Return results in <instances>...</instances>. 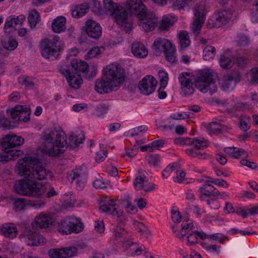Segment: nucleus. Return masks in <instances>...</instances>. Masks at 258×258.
<instances>
[{"label":"nucleus","mask_w":258,"mask_h":258,"mask_svg":"<svg viewBox=\"0 0 258 258\" xmlns=\"http://www.w3.org/2000/svg\"><path fill=\"white\" fill-rule=\"evenodd\" d=\"M15 172L24 179L17 181L15 191L23 196L39 197L43 194L42 185L37 180L50 179L52 173L36 157L25 156L20 159L15 166Z\"/></svg>","instance_id":"obj_1"},{"label":"nucleus","mask_w":258,"mask_h":258,"mask_svg":"<svg viewBox=\"0 0 258 258\" xmlns=\"http://www.w3.org/2000/svg\"><path fill=\"white\" fill-rule=\"evenodd\" d=\"M66 138L65 134L63 132L45 130L43 133V153L52 157L63 153L68 147Z\"/></svg>","instance_id":"obj_2"},{"label":"nucleus","mask_w":258,"mask_h":258,"mask_svg":"<svg viewBox=\"0 0 258 258\" xmlns=\"http://www.w3.org/2000/svg\"><path fill=\"white\" fill-rule=\"evenodd\" d=\"M88 69V65L86 62L73 59L70 67L62 66L60 68V71L66 76L69 85L77 89L83 82L81 73L86 74Z\"/></svg>","instance_id":"obj_3"},{"label":"nucleus","mask_w":258,"mask_h":258,"mask_svg":"<svg viewBox=\"0 0 258 258\" xmlns=\"http://www.w3.org/2000/svg\"><path fill=\"white\" fill-rule=\"evenodd\" d=\"M64 44L58 36H53L43 39L41 43V54L47 59L53 60L63 48Z\"/></svg>","instance_id":"obj_4"},{"label":"nucleus","mask_w":258,"mask_h":258,"mask_svg":"<svg viewBox=\"0 0 258 258\" xmlns=\"http://www.w3.org/2000/svg\"><path fill=\"white\" fill-rule=\"evenodd\" d=\"M214 72L210 70L202 71L195 80L196 87L201 92L206 93L208 91L212 94L218 90L216 80L214 78Z\"/></svg>","instance_id":"obj_5"},{"label":"nucleus","mask_w":258,"mask_h":258,"mask_svg":"<svg viewBox=\"0 0 258 258\" xmlns=\"http://www.w3.org/2000/svg\"><path fill=\"white\" fill-rule=\"evenodd\" d=\"M84 228L83 223L79 219L74 217L66 218L58 223L57 230L63 234H69L72 232L79 233Z\"/></svg>","instance_id":"obj_6"},{"label":"nucleus","mask_w":258,"mask_h":258,"mask_svg":"<svg viewBox=\"0 0 258 258\" xmlns=\"http://www.w3.org/2000/svg\"><path fill=\"white\" fill-rule=\"evenodd\" d=\"M104 75L112 81V84L116 87H120L124 81V71L117 63L107 66L103 69Z\"/></svg>","instance_id":"obj_7"},{"label":"nucleus","mask_w":258,"mask_h":258,"mask_svg":"<svg viewBox=\"0 0 258 258\" xmlns=\"http://www.w3.org/2000/svg\"><path fill=\"white\" fill-rule=\"evenodd\" d=\"M87 168L82 166L76 168L68 175L69 180L73 182L76 181V187L79 190H82L85 187L87 181Z\"/></svg>","instance_id":"obj_8"},{"label":"nucleus","mask_w":258,"mask_h":258,"mask_svg":"<svg viewBox=\"0 0 258 258\" xmlns=\"http://www.w3.org/2000/svg\"><path fill=\"white\" fill-rule=\"evenodd\" d=\"M205 20L203 5H197L194 8V21L191 29L195 36H198Z\"/></svg>","instance_id":"obj_9"},{"label":"nucleus","mask_w":258,"mask_h":258,"mask_svg":"<svg viewBox=\"0 0 258 258\" xmlns=\"http://www.w3.org/2000/svg\"><path fill=\"white\" fill-rule=\"evenodd\" d=\"M178 80L181 85V89L184 95H192L195 92L194 77L189 73L183 72L179 75Z\"/></svg>","instance_id":"obj_10"},{"label":"nucleus","mask_w":258,"mask_h":258,"mask_svg":"<svg viewBox=\"0 0 258 258\" xmlns=\"http://www.w3.org/2000/svg\"><path fill=\"white\" fill-rule=\"evenodd\" d=\"M12 118L16 121H28L30 119V108L25 105H17L10 111Z\"/></svg>","instance_id":"obj_11"},{"label":"nucleus","mask_w":258,"mask_h":258,"mask_svg":"<svg viewBox=\"0 0 258 258\" xmlns=\"http://www.w3.org/2000/svg\"><path fill=\"white\" fill-rule=\"evenodd\" d=\"M78 248L75 246L60 248H52L48 250V254L51 258H70L75 256Z\"/></svg>","instance_id":"obj_12"},{"label":"nucleus","mask_w":258,"mask_h":258,"mask_svg":"<svg viewBox=\"0 0 258 258\" xmlns=\"http://www.w3.org/2000/svg\"><path fill=\"white\" fill-rule=\"evenodd\" d=\"M157 82L152 76L144 77L138 84V88L143 94L148 95L152 93L155 90Z\"/></svg>","instance_id":"obj_13"},{"label":"nucleus","mask_w":258,"mask_h":258,"mask_svg":"<svg viewBox=\"0 0 258 258\" xmlns=\"http://www.w3.org/2000/svg\"><path fill=\"white\" fill-rule=\"evenodd\" d=\"M158 24V19L155 15L150 12L143 18L139 19V25L141 29L145 32H150L154 30Z\"/></svg>","instance_id":"obj_14"},{"label":"nucleus","mask_w":258,"mask_h":258,"mask_svg":"<svg viewBox=\"0 0 258 258\" xmlns=\"http://www.w3.org/2000/svg\"><path fill=\"white\" fill-rule=\"evenodd\" d=\"M125 6L128 10L134 11L139 19L150 13L147 12L146 7L141 1L128 0L125 2Z\"/></svg>","instance_id":"obj_15"},{"label":"nucleus","mask_w":258,"mask_h":258,"mask_svg":"<svg viewBox=\"0 0 258 258\" xmlns=\"http://www.w3.org/2000/svg\"><path fill=\"white\" fill-rule=\"evenodd\" d=\"M96 91L100 93H107L112 91L114 88H118L112 84V81L108 79L107 77L104 76L103 79H98L95 83Z\"/></svg>","instance_id":"obj_16"},{"label":"nucleus","mask_w":258,"mask_h":258,"mask_svg":"<svg viewBox=\"0 0 258 258\" xmlns=\"http://www.w3.org/2000/svg\"><path fill=\"white\" fill-rule=\"evenodd\" d=\"M85 31L89 37L98 39L102 34V28L95 21L89 19L85 22Z\"/></svg>","instance_id":"obj_17"},{"label":"nucleus","mask_w":258,"mask_h":258,"mask_svg":"<svg viewBox=\"0 0 258 258\" xmlns=\"http://www.w3.org/2000/svg\"><path fill=\"white\" fill-rule=\"evenodd\" d=\"M99 208L102 212L111 214L117 218L120 217L123 214V211L116 207L114 201L112 200L105 201L100 205Z\"/></svg>","instance_id":"obj_18"},{"label":"nucleus","mask_w":258,"mask_h":258,"mask_svg":"<svg viewBox=\"0 0 258 258\" xmlns=\"http://www.w3.org/2000/svg\"><path fill=\"white\" fill-rule=\"evenodd\" d=\"M24 139L16 135H7L1 142L3 148L5 150L21 146L23 144Z\"/></svg>","instance_id":"obj_19"},{"label":"nucleus","mask_w":258,"mask_h":258,"mask_svg":"<svg viewBox=\"0 0 258 258\" xmlns=\"http://www.w3.org/2000/svg\"><path fill=\"white\" fill-rule=\"evenodd\" d=\"M23 237L29 245L38 246L46 242V239L43 236L36 232L29 231L27 233L24 234Z\"/></svg>","instance_id":"obj_20"},{"label":"nucleus","mask_w":258,"mask_h":258,"mask_svg":"<svg viewBox=\"0 0 258 258\" xmlns=\"http://www.w3.org/2000/svg\"><path fill=\"white\" fill-rule=\"evenodd\" d=\"M232 13L231 10H222L215 15L213 17L215 26L220 27L222 25L226 24L232 18Z\"/></svg>","instance_id":"obj_21"},{"label":"nucleus","mask_w":258,"mask_h":258,"mask_svg":"<svg viewBox=\"0 0 258 258\" xmlns=\"http://www.w3.org/2000/svg\"><path fill=\"white\" fill-rule=\"evenodd\" d=\"M53 222L50 216L45 214L41 213L35 217V221L32 225L34 228H46L49 224H52Z\"/></svg>","instance_id":"obj_22"},{"label":"nucleus","mask_w":258,"mask_h":258,"mask_svg":"<svg viewBox=\"0 0 258 258\" xmlns=\"http://www.w3.org/2000/svg\"><path fill=\"white\" fill-rule=\"evenodd\" d=\"M112 15H113L115 22L118 25H121L127 21L128 14L125 9L120 6Z\"/></svg>","instance_id":"obj_23"},{"label":"nucleus","mask_w":258,"mask_h":258,"mask_svg":"<svg viewBox=\"0 0 258 258\" xmlns=\"http://www.w3.org/2000/svg\"><path fill=\"white\" fill-rule=\"evenodd\" d=\"M181 226V228L179 230H174L173 226L172 227L174 232L176 233V236L180 239L183 238L187 233L192 229L194 224L192 222H189V220L185 219L182 222Z\"/></svg>","instance_id":"obj_24"},{"label":"nucleus","mask_w":258,"mask_h":258,"mask_svg":"<svg viewBox=\"0 0 258 258\" xmlns=\"http://www.w3.org/2000/svg\"><path fill=\"white\" fill-rule=\"evenodd\" d=\"M219 83L221 89L224 91L233 89L236 84L234 78L232 74L224 75Z\"/></svg>","instance_id":"obj_25"},{"label":"nucleus","mask_w":258,"mask_h":258,"mask_svg":"<svg viewBox=\"0 0 258 258\" xmlns=\"http://www.w3.org/2000/svg\"><path fill=\"white\" fill-rule=\"evenodd\" d=\"M153 45L156 50L164 52L167 51L168 48H171L172 44L167 39L159 37L155 39Z\"/></svg>","instance_id":"obj_26"},{"label":"nucleus","mask_w":258,"mask_h":258,"mask_svg":"<svg viewBox=\"0 0 258 258\" xmlns=\"http://www.w3.org/2000/svg\"><path fill=\"white\" fill-rule=\"evenodd\" d=\"M66 19L62 16L57 17L53 20L52 23V28L55 33H60L66 29Z\"/></svg>","instance_id":"obj_27"},{"label":"nucleus","mask_w":258,"mask_h":258,"mask_svg":"<svg viewBox=\"0 0 258 258\" xmlns=\"http://www.w3.org/2000/svg\"><path fill=\"white\" fill-rule=\"evenodd\" d=\"M132 51L135 56L143 58L148 54V50L145 45L140 42H135L132 44Z\"/></svg>","instance_id":"obj_28"},{"label":"nucleus","mask_w":258,"mask_h":258,"mask_svg":"<svg viewBox=\"0 0 258 258\" xmlns=\"http://www.w3.org/2000/svg\"><path fill=\"white\" fill-rule=\"evenodd\" d=\"M2 231L5 236L13 238L17 235V229L14 224L6 223L2 227Z\"/></svg>","instance_id":"obj_29"},{"label":"nucleus","mask_w":258,"mask_h":258,"mask_svg":"<svg viewBox=\"0 0 258 258\" xmlns=\"http://www.w3.org/2000/svg\"><path fill=\"white\" fill-rule=\"evenodd\" d=\"M199 190L203 195L207 197H216L220 195L219 191L215 187L209 183H205L200 188Z\"/></svg>","instance_id":"obj_30"},{"label":"nucleus","mask_w":258,"mask_h":258,"mask_svg":"<svg viewBox=\"0 0 258 258\" xmlns=\"http://www.w3.org/2000/svg\"><path fill=\"white\" fill-rule=\"evenodd\" d=\"M224 151L229 156L234 158H239L244 155L245 153L243 149L234 147H226L224 148Z\"/></svg>","instance_id":"obj_31"},{"label":"nucleus","mask_w":258,"mask_h":258,"mask_svg":"<svg viewBox=\"0 0 258 258\" xmlns=\"http://www.w3.org/2000/svg\"><path fill=\"white\" fill-rule=\"evenodd\" d=\"M145 173V172L141 169L138 170L139 175L136 177L134 183V185L137 190L141 189L145 183H147V177Z\"/></svg>","instance_id":"obj_32"},{"label":"nucleus","mask_w":258,"mask_h":258,"mask_svg":"<svg viewBox=\"0 0 258 258\" xmlns=\"http://www.w3.org/2000/svg\"><path fill=\"white\" fill-rule=\"evenodd\" d=\"M88 6L87 4L77 6L72 11V15L74 18H79L84 16L87 12Z\"/></svg>","instance_id":"obj_33"},{"label":"nucleus","mask_w":258,"mask_h":258,"mask_svg":"<svg viewBox=\"0 0 258 258\" xmlns=\"http://www.w3.org/2000/svg\"><path fill=\"white\" fill-rule=\"evenodd\" d=\"M226 127L221 125L217 122H213L209 123L207 127V130L210 134H218L222 132L225 131Z\"/></svg>","instance_id":"obj_34"},{"label":"nucleus","mask_w":258,"mask_h":258,"mask_svg":"<svg viewBox=\"0 0 258 258\" xmlns=\"http://www.w3.org/2000/svg\"><path fill=\"white\" fill-rule=\"evenodd\" d=\"M179 43L182 48L188 47L190 41L188 33L186 31H181L178 33Z\"/></svg>","instance_id":"obj_35"},{"label":"nucleus","mask_w":258,"mask_h":258,"mask_svg":"<svg viewBox=\"0 0 258 258\" xmlns=\"http://www.w3.org/2000/svg\"><path fill=\"white\" fill-rule=\"evenodd\" d=\"M216 55V48L211 45H207L203 50V58L205 60H209Z\"/></svg>","instance_id":"obj_36"},{"label":"nucleus","mask_w":258,"mask_h":258,"mask_svg":"<svg viewBox=\"0 0 258 258\" xmlns=\"http://www.w3.org/2000/svg\"><path fill=\"white\" fill-rule=\"evenodd\" d=\"M14 20L15 16H11L7 19L4 26L5 33L9 34L11 32L16 30V28H15L16 25L14 23Z\"/></svg>","instance_id":"obj_37"},{"label":"nucleus","mask_w":258,"mask_h":258,"mask_svg":"<svg viewBox=\"0 0 258 258\" xmlns=\"http://www.w3.org/2000/svg\"><path fill=\"white\" fill-rule=\"evenodd\" d=\"M113 238L114 240H121L124 239L126 235V232L121 227L116 226L113 229Z\"/></svg>","instance_id":"obj_38"},{"label":"nucleus","mask_w":258,"mask_h":258,"mask_svg":"<svg viewBox=\"0 0 258 258\" xmlns=\"http://www.w3.org/2000/svg\"><path fill=\"white\" fill-rule=\"evenodd\" d=\"M113 0H104L103 8L104 10L110 13L111 14L119 7Z\"/></svg>","instance_id":"obj_39"},{"label":"nucleus","mask_w":258,"mask_h":258,"mask_svg":"<svg viewBox=\"0 0 258 258\" xmlns=\"http://www.w3.org/2000/svg\"><path fill=\"white\" fill-rule=\"evenodd\" d=\"M196 149H204L208 146V143L207 140L195 138L190 141Z\"/></svg>","instance_id":"obj_40"},{"label":"nucleus","mask_w":258,"mask_h":258,"mask_svg":"<svg viewBox=\"0 0 258 258\" xmlns=\"http://www.w3.org/2000/svg\"><path fill=\"white\" fill-rule=\"evenodd\" d=\"M39 18V13L35 10L32 11L28 17V22L31 28H34L36 26Z\"/></svg>","instance_id":"obj_41"},{"label":"nucleus","mask_w":258,"mask_h":258,"mask_svg":"<svg viewBox=\"0 0 258 258\" xmlns=\"http://www.w3.org/2000/svg\"><path fill=\"white\" fill-rule=\"evenodd\" d=\"M70 144L72 146H77L82 143L84 140V136L82 134H72L69 137Z\"/></svg>","instance_id":"obj_42"},{"label":"nucleus","mask_w":258,"mask_h":258,"mask_svg":"<svg viewBox=\"0 0 258 258\" xmlns=\"http://www.w3.org/2000/svg\"><path fill=\"white\" fill-rule=\"evenodd\" d=\"M127 243L128 245H131L130 248L132 251V255H139L142 254V252L145 249V247L143 245L138 246L131 241H128Z\"/></svg>","instance_id":"obj_43"},{"label":"nucleus","mask_w":258,"mask_h":258,"mask_svg":"<svg viewBox=\"0 0 258 258\" xmlns=\"http://www.w3.org/2000/svg\"><path fill=\"white\" fill-rule=\"evenodd\" d=\"M186 153L192 157H198L201 159H206L208 156L205 152L197 151L193 149H188L185 151Z\"/></svg>","instance_id":"obj_44"},{"label":"nucleus","mask_w":258,"mask_h":258,"mask_svg":"<svg viewBox=\"0 0 258 258\" xmlns=\"http://www.w3.org/2000/svg\"><path fill=\"white\" fill-rule=\"evenodd\" d=\"M159 76L160 78L161 89H164L167 85L168 81V74L164 71L160 70L159 72Z\"/></svg>","instance_id":"obj_45"},{"label":"nucleus","mask_w":258,"mask_h":258,"mask_svg":"<svg viewBox=\"0 0 258 258\" xmlns=\"http://www.w3.org/2000/svg\"><path fill=\"white\" fill-rule=\"evenodd\" d=\"M2 45L5 49L13 50L18 46V42L14 39H10L7 41L2 42Z\"/></svg>","instance_id":"obj_46"},{"label":"nucleus","mask_w":258,"mask_h":258,"mask_svg":"<svg viewBox=\"0 0 258 258\" xmlns=\"http://www.w3.org/2000/svg\"><path fill=\"white\" fill-rule=\"evenodd\" d=\"M19 83L26 87L31 89L34 87V84L31 78L28 76H22L19 78Z\"/></svg>","instance_id":"obj_47"},{"label":"nucleus","mask_w":258,"mask_h":258,"mask_svg":"<svg viewBox=\"0 0 258 258\" xmlns=\"http://www.w3.org/2000/svg\"><path fill=\"white\" fill-rule=\"evenodd\" d=\"M101 53L100 48L98 47H94L91 48L89 51L85 54V58L86 59H91L95 57Z\"/></svg>","instance_id":"obj_48"},{"label":"nucleus","mask_w":258,"mask_h":258,"mask_svg":"<svg viewBox=\"0 0 258 258\" xmlns=\"http://www.w3.org/2000/svg\"><path fill=\"white\" fill-rule=\"evenodd\" d=\"M164 52L165 57L168 61L170 62H174L175 61V48L173 47V45L171 46V48H168L167 51H165Z\"/></svg>","instance_id":"obj_49"},{"label":"nucleus","mask_w":258,"mask_h":258,"mask_svg":"<svg viewBox=\"0 0 258 258\" xmlns=\"http://www.w3.org/2000/svg\"><path fill=\"white\" fill-rule=\"evenodd\" d=\"M14 206L16 211L24 210L26 206L25 199L24 198H18L15 200Z\"/></svg>","instance_id":"obj_50"},{"label":"nucleus","mask_w":258,"mask_h":258,"mask_svg":"<svg viewBox=\"0 0 258 258\" xmlns=\"http://www.w3.org/2000/svg\"><path fill=\"white\" fill-rule=\"evenodd\" d=\"M231 60L229 57L225 55H222L220 58V65L223 68H228L231 67Z\"/></svg>","instance_id":"obj_51"},{"label":"nucleus","mask_w":258,"mask_h":258,"mask_svg":"<svg viewBox=\"0 0 258 258\" xmlns=\"http://www.w3.org/2000/svg\"><path fill=\"white\" fill-rule=\"evenodd\" d=\"M171 20L168 18H164L160 23L159 27L163 30H166L172 25Z\"/></svg>","instance_id":"obj_52"},{"label":"nucleus","mask_w":258,"mask_h":258,"mask_svg":"<svg viewBox=\"0 0 258 258\" xmlns=\"http://www.w3.org/2000/svg\"><path fill=\"white\" fill-rule=\"evenodd\" d=\"M236 41L238 45L240 47H245L250 42L248 37L244 35L239 36Z\"/></svg>","instance_id":"obj_53"},{"label":"nucleus","mask_w":258,"mask_h":258,"mask_svg":"<svg viewBox=\"0 0 258 258\" xmlns=\"http://www.w3.org/2000/svg\"><path fill=\"white\" fill-rule=\"evenodd\" d=\"M176 176L173 178V181L178 183H181L185 179V172L182 169L177 170L176 172Z\"/></svg>","instance_id":"obj_54"},{"label":"nucleus","mask_w":258,"mask_h":258,"mask_svg":"<svg viewBox=\"0 0 258 258\" xmlns=\"http://www.w3.org/2000/svg\"><path fill=\"white\" fill-rule=\"evenodd\" d=\"M249 117L241 118L239 121L240 127L244 131H246L250 128Z\"/></svg>","instance_id":"obj_55"},{"label":"nucleus","mask_w":258,"mask_h":258,"mask_svg":"<svg viewBox=\"0 0 258 258\" xmlns=\"http://www.w3.org/2000/svg\"><path fill=\"white\" fill-rule=\"evenodd\" d=\"M8 154H9V156L12 158V160H14L16 158H18L20 156L23 154V152L21 150H7Z\"/></svg>","instance_id":"obj_56"},{"label":"nucleus","mask_w":258,"mask_h":258,"mask_svg":"<svg viewBox=\"0 0 258 258\" xmlns=\"http://www.w3.org/2000/svg\"><path fill=\"white\" fill-rule=\"evenodd\" d=\"M107 156V150L104 148L96 154V160L99 162L103 161Z\"/></svg>","instance_id":"obj_57"},{"label":"nucleus","mask_w":258,"mask_h":258,"mask_svg":"<svg viewBox=\"0 0 258 258\" xmlns=\"http://www.w3.org/2000/svg\"><path fill=\"white\" fill-rule=\"evenodd\" d=\"M198 234L197 233V231L191 233L187 236V240L190 245H194L197 243L198 241Z\"/></svg>","instance_id":"obj_58"},{"label":"nucleus","mask_w":258,"mask_h":258,"mask_svg":"<svg viewBox=\"0 0 258 258\" xmlns=\"http://www.w3.org/2000/svg\"><path fill=\"white\" fill-rule=\"evenodd\" d=\"M45 204V203L41 200L30 201L27 204L28 205L36 209L43 207Z\"/></svg>","instance_id":"obj_59"},{"label":"nucleus","mask_w":258,"mask_h":258,"mask_svg":"<svg viewBox=\"0 0 258 258\" xmlns=\"http://www.w3.org/2000/svg\"><path fill=\"white\" fill-rule=\"evenodd\" d=\"M106 108L104 106L102 105L97 106L94 110V114L98 117L103 116L106 113Z\"/></svg>","instance_id":"obj_60"},{"label":"nucleus","mask_w":258,"mask_h":258,"mask_svg":"<svg viewBox=\"0 0 258 258\" xmlns=\"http://www.w3.org/2000/svg\"><path fill=\"white\" fill-rule=\"evenodd\" d=\"M106 183L105 182L102 178L96 179L93 182V186L97 189H101L106 187Z\"/></svg>","instance_id":"obj_61"},{"label":"nucleus","mask_w":258,"mask_h":258,"mask_svg":"<svg viewBox=\"0 0 258 258\" xmlns=\"http://www.w3.org/2000/svg\"><path fill=\"white\" fill-rule=\"evenodd\" d=\"M147 130V126L145 125H141L138 127L134 128L131 131V135L134 136L138 135L140 133L146 132Z\"/></svg>","instance_id":"obj_62"},{"label":"nucleus","mask_w":258,"mask_h":258,"mask_svg":"<svg viewBox=\"0 0 258 258\" xmlns=\"http://www.w3.org/2000/svg\"><path fill=\"white\" fill-rule=\"evenodd\" d=\"M171 218L175 223H179L181 221V216L178 211L172 210L171 211Z\"/></svg>","instance_id":"obj_63"},{"label":"nucleus","mask_w":258,"mask_h":258,"mask_svg":"<svg viewBox=\"0 0 258 258\" xmlns=\"http://www.w3.org/2000/svg\"><path fill=\"white\" fill-rule=\"evenodd\" d=\"M185 199L188 201V204L193 203L195 201V196L191 189H188L186 191Z\"/></svg>","instance_id":"obj_64"}]
</instances>
